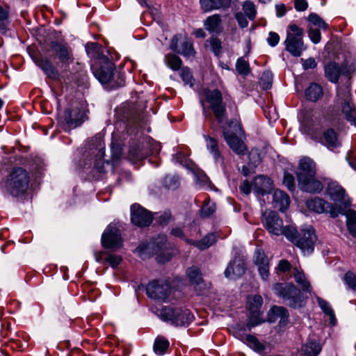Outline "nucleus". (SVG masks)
<instances>
[{
    "label": "nucleus",
    "instance_id": "58836bf2",
    "mask_svg": "<svg viewBox=\"0 0 356 356\" xmlns=\"http://www.w3.org/2000/svg\"><path fill=\"white\" fill-rule=\"evenodd\" d=\"M216 241V237L214 234H209L202 239L197 241H192L191 244L197 247L200 250H203L209 248Z\"/></svg>",
    "mask_w": 356,
    "mask_h": 356
},
{
    "label": "nucleus",
    "instance_id": "79ce46f5",
    "mask_svg": "<svg viewBox=\"0 0 356 356\" xmlns=\"http://www.w3.org/2000/svg\"><path fill=\"white\" fill-rule=\"evenodd\" d=\"M242 9L243 14L250 19L254 20L257 15V9L254 3L251 1H245L243 6Z\"/></svg>",
    "mask_w": 356,
    "mask_h": 356
},
{
    "label": "nucleus",
    "instance_id": "ddd939ff",
    "mask_svg": "<svg viewBox=\"0 0 356 356\" xmlns=\"http://www.w3.org/2000/svg\"><path fill=\"white\" fill-rule=\"evenodd\" d=\"M307 207L311 211L317 213H329L331 218H336L339 214H343L341 207L333 206L321 197H314L307 201Z\"/></svg>",
    "mask_w": 356,
    "mask_h": 356
},
{
    "label": "nucleus",
    "instance_id": "09e8293b",
    "mask_svg": "<svg viewBox=\"0 0 356 356\" xmlns=\"http://www.w3.org/2000/svg\"><path fill=\"white\" fill-rule=\"evenodd\" d=\"M254 263L257 266L268 263V258L262 250L256 249L254 254Z\"/></svg>",
    "mask_w": 356,
    "mask_h": 356
},
{
    "label": "nucleus",
    "instance_id": "473e14b6",
    "mask_svg": "<svg viewBox=\"0 0 356 356\" xmlns=\"http://www.w3.org/2000/svg\"><path fill=\"white\" fill-rule=\"evenodd\" d=\"M323 90L322 87L316 83H312L305 90V97L307 100L316 102L323 97Z\"/></svg>",
    "mask_w": 356,
    "mask_h": 356
},
{
    "label": "nucleus",
    "instance_id": "603ef678",
    "mask_svg": "<svg viewBox=\"0 0 356 356\" xmlns=\"http://www.w3.org/2000/svg\"><path fill=\"white\" fill-rule=\"evenodd\" d=\"M272 79L273 75L271 72L266 71L262 74L260 79V83L264 89L267 90L271 86Z\"/></svg>",
    "mask_w": 356,
    "mask_h": 356
},
{
    "label": "nucleus",
    "instance_id": "a18cd8bd",
    "mask_svg": "<svg viewBox=\"0 0 356 356\" xmlns=\"http://www.w3.org/2000/svg\"><path fill=\"white\" fill-rule=\"evenodd\" d=\"M308 21L313 25L324 30L327 29L328 24L316 13H311L308 16Z\"/></svg>",
    "mask_w": 356,
    "mask_h": 356
},
{
    "label": "nucleus",
    "instance_id": "338daca9",
    "mask_svg": "<svg viewBox=\"0 0 356 356\" xmlns=\"http://www.w3.org/2000/svg\"><path fill=\"white\" fill-rule=\"evenodd\" d=\"M305 70L314 69L316 67V63L313 58H309L304 60L302 64Z\"/></svg>",
    "mask_w": 356,
    "mask_h": 356
},
{
    "label": "nucleus",
    "instance_id": "f8f14e48",
    "mask_svg": "<svg viewBox=\"0 0 356 356\" xmlns=\"http://www.w3.org/2000/svg\"><path fill=\"white\" fill-rule=\"evenodd\" d=\"M338 101L341 104V111L346 119L356 127V107L351 102V94L348 86L340 87L337 90Z\"/></svg>",
    "mask_w": 356,
    "mask_h": 356
},
{
    "label": "nucleus",
    "instance_id": "b1692460",
    "mask_svg": "<svg viewBox=\"0 0 356 356\" xmlns=\"http://www.w3.org/2000/svg\"><path fill=\"white\" fill-rule=\"evenodd\" d=\"M149 154L147 143H138L131 146L128 156L130 160L136 162L147 158Z\"/></svg>",
    "mask_w": 356,
    "mask_h": 356
},
{
    "label": "nucleus",
    "instance_id": "a19ab883",
    "mask_svg": "<svg viewBox=\"0 0 356 356\" xmlns=\"http://www.w3.org/2000/svg\"><path fill=\"white\" fill-rule=\"evenodd\" d=\"M346 225L350 234L356 238V212L349 211L346 213Z\"/></svg>",
    "mask_w": 356,
    "mask_h": 356
},
{
    "label": "nucleus",
    "instance_id": "39448f33",
    "mask_svg": "<svg viewBox=\"0 0 356 356\" xmlns=\"http://www.w3.org/2000/svg\"><path fill=\"white\" fill-rule=\"evenodd\" d=\"M287 238L299 248L304 254H309L314 251L317 236L313 227L307 225L303 227L299 233L293 227L291 236L287 237Z\"/></svg>",
    "mask_w": 356,
    "mask_h": 356
},
{
    "label": "nucleus",
    "instance_id": "8fccbe9b",
    "mask_svg": "<svg viewBox=\"0 0 356 356\" xmlns=\"http://www.w3.org/2000/svg\"><path fill=\"white\" fill-rule=\"evenodd\" d=\"M317 302L323 312L327 316H330L332 320H334V313L331 307L329 305V303L321 298H317Z\"/></svg>",
    "mask_w": 356,
    "mask_h": 356
},
{
    "label": "nucleus",
    "instance_id": "1a4fd4ad",
    "mask_svg": "<svg viewBox=\"0 0 356 356\" xmlns=\"http://www.w3.org/2000/svg\"><path fill=\"white\" fill-rule=\"evenodd\" d=\"M203 95L217 122L222 124L227 119L226 104L223 102L222 92L218 89L204 88Z\"/></svg>",
    "mask_w": 356,
    "mask_h": 356
},
{
    "label": "nucleus",
    "instance_id": "a878e982",
    "mask_svg": "<svg viewBox=\"0 0 356 356\" xmlns=\"http://www.w3.org/2000/svg\"><path fill=\"white\" fill-rule=\"evenodd\" d=\"M322 350V345L315 339H309L305 342L298 356H318Z\"/></svg>",
    "mask_w": 356,
    "mask_h": 356
},
{
    "label": "nucleus",
    "instance_id": "423d86ee",
    "mask_svg": "<svg viewBox=\"0 0 356 356\" xmlns=\"http://www.w3.org/2000/svg\"><path fill=\"white\" fill-rule=\"evenodd\" d=\"M159 316L163 321L175 326L186 327L193 321L194 316L188 309L165 306L159 311Z\"/></svg>",
    "mask_w": 356,
    "mask_h": 356
},
{
    "label": "nucleus",
    "instance_id": "de8ad7c7",
    "mask_svg": "<svg viewBox=\"0 0 356 356\" xmlns=\"http://www.w3.org/2000/svg\"><path fill=\"white\" fill-rule=\"evenodd\" d=\"M216 211V205L210 201H204L201 209V216L205 218L212 215Z\"/></svg>",
    "mask_w": 356,
    "mask_h": 356
},
{
    "label": "nucleus",
    "instance_id": "9b49d317",
    "mask_svg": "<svg viewBox=\"0 0 356 356\" xmlns=\"http://www.w3.org/2000/svg\"><path fill=\"white\" fill-rule=\"evenodd\" d=\"M262 224L272 235H284L290 237L293 232V226H283V220L280 216L272 211H266L262 215Z\"/></svg>",
    "mask_w": 356,
    "mask_h": 356
},
{
    "label": "nucleus",
    "instance_id": "f3484780",
    "mask_svg": "<svg viewBox=\"0 0 356 356\" xmlns=\"http://www.w3.org/2000/svg\"><path fill=\"white\" fill-rule=\"evenodd\" d=\"M146 292L151 298L165 301L171 293V287L165 281L154 280L147 285Z\"/></svg>",
    "mask_w": 356,
    "mask_h": 356
},
{
    "label": "nucleus",
    "instance_id": "e2e57ef3",
    "mask_svg": "<svg viewBox=\"0 0 356 356\" xmlns=\"http://www.w3.org/2000/svg\"><path fill=\"white\" fill-rule=\"evenodd\" d=\"M291 268V264L286 259H282L278 264V269L280 271L285 273L289 271Z\"/></svg>",
    "mask_w": 356,
    "mask_h": 356
},
{
    "label": "nucleus",
    "instance_id": "5fc2aeb1",
    "mask_svg": "<svg viewBox=\"0 0 356 356\" xmlns=\"http://www.w3.org/2000/svg\"><path fill=\"white\" fill-rule=\"evenodd\" d=\"M106 261L108 262L112 268H116L120 264L122 261V257L120 255H115L113 254H108L106 259Z\"/></svg>",
    "mask_w": 356,
    "mask_h": 356
},
{
    "label": "nucleus",
    "instance_id": "a211bd4d",
    "mask_svg": "<svg viewBox=\"0 0 356 356\" xmlns=\"http://www.w3.org/2000/svg\"><path fill=\"white\" fill-rule=\"evenodd\" d=\"M131 222L138 227L149 226L153 220L152 213L138 204H134L131 207Z\"/></svg>",
    "mask_w": 356,
    "mask_h": 356
},
{
    "label": "nucleus",
    "instance_id": "37998d69",
    "mask_svg": "<svg viewBox=\"0 0 356 356\" xmlns=\"http://www.w3.org/2000/svg\"><path fill=\"white\" fill-rule=\"evenodd\" d=\"M236 69L238 74L246 76L250 72L248 62L243 57L238 58L236 63Z\"/></svg>",
    "mask_w": 356,
    "mask_h": 356
},
{
    "label": "nucleus",
    "instance_id": "2f4dec72",
    "mask_svg": "<svg viewBox=\"0 0 356 356\" xmlns=\"http://www.w3.org/2000/svg\"><path fill=\"white\" fill-rule=\"evenodd\" d=\"M221 17L218 14H214L209 16L204 22L206 30L211 33H220L222 31Z\"/></svg>",
    "mask_w": 356,
    "mask_h": 356
},
{
    "label": "nucleus",
    "instance_id": "c03bdc74",
    "mask_svg": "<svg viewBox=\"0 0 356 356\" xmlns=\"http://www.w3.org/2000/svg\"><path fill=\"white\" fill-rule=\"evenodd\" d=\"M180 76L185 85H188L191 88L194 86L195 79L188 67H184L181 68Z\"/></svg>",
    "mask_w": 356,
    "mask_h": 356
},
{
    "label": "nucleus",
    "instance_id": "bb28decb",
    "mask_svg": "<svg viewBox=\"0 0 356 356\" xmlns=\"http://www.w3.org/2000/svg\"><path fill=\"white\" fill-rule=\"evenodd\" d=\"M235 337L258 353H261L266 350V346L253 335L243 334L240 333V332H236Z\"/></svg>",
    "mask_w": 356,
    "mask_h": 356
},
{
    "label": "nucleus",
    "instance_id": "9d476101",
    "mask_svg": "<svg viewBox=\"0 0 356 356\" xmlns=\"http://www.w3.org/2000/svg\"><path fill=\"white\" fill-rule=\"evenodd\" d=\"M273 290L277 296L287 302L291 307H301L304 300L300 291L292 283H276Z\"/></svg>",
    "mask_w": 356,
    "mask_h": 356
},
{
    "label": "nucleus",
    "instance_id": "49530a36",
    "mask_svg": "<svg viewBox=\"0 0 356 356\" xmlns=\"http://www.w3.org/2000/svg\"><path fill=\"white\" fill-rule=\"evenodd\" d=\"M343 281L348 289L356 292V273L348 271L343 277Z\"/></svg>",
    "mask_w": 356,
    "mask_h": 356
},
{
    "label": "nucleus",
    "instance_id": "774afa93",
    "mask_svg": "<svg viewBox=\"0 0 356 356\" xmlns=\"http://www.w3.org/2000/svg\"><path fill=\"white\" fill-rule=\"evenodd\" d=\"M172 215L170 211H165L159 216V223L165 225L168 223L171 219Z\"/></svg>",
    "mask_w": 356,
    "mask_h": 356
},
{
    "label": "nucleus",
    "instance_id": "393cba45",
    "mask_svg": "<svg viewBox=\"0 0 356 356\" xmlns=\"http://www.w3.org/2000/svg\"><path fill=\"white\" fill-rule=\"evenodd\" d=\"M114 69V65L111 62H108L100 67L94 69L93 74L99 82L102 83H107L113 76Z\"/></svg>",
    "mask_w": 356,
    "mask_h": 356
},
{
    "label": "nucleus",
    "instance_id": "f257e3e1",
    "mask_svg": "<svg viewBox=\"0 0 356 356\" xmlns=\"http://www.w3.org/2000/svg\"><path fill=\"white\" fill-rule=\"evenodd\" d=\"M314 115L312 110L305 109L299 115L300 129L315 142L319 143L330 149L340 146L337 134L333 129H328L322 133L318 131L320 125L314 122Z\"/></svg>",
    "mask_w": 356,
    "mask_h": 356
},
{
    "label": "nucleus",
    "instance_id": "f704fd0d",
    "mask_svg": "<svg viewBox=\"0 0 356 356\" xmlns=\"http://www.w3.org/2000/svg\"><path fill=\"white\" fill-rule=\"evenodd\" d=\"M293 277L296 282L300 286L303 292L311 293L312 288L302 271H300L297 268H295L293 271Z\"/></svg>",
    "mask_w": 356,
    "mask_h": 356
},
{
    "label": "nucleus",
    "instance_id": "6e6d98bb",
    "mask_svg": "<svg viewBox=\"0 0 356 356\" xmlns=\"http://www.w3.org/2000/svg\"><path fill=\"white\" fill-rule=\"evenodd\" d=\"M283 184L290 191H293L295 188V179L293 176L288 172H285L284 175Z\"/></svg>",
    "mask_w": 356,
    "mask_h": 356
},
{
    "label": "nucleus",
    "instance_id": "13d9d810",
    "mask_svg": "<svg viewBox=\"0 0 356 356\" xmlns=\"http://www.w3.org/2000/svg\"><path fill=\"white\" fill-rule=\"evenodd\" d=\"M258 270L261 279L264 281H266L268 280L269 275V264L268 263L257 266Z\"/></svg>",
    "mask_w": 356,
    "mask_h": 356
},
{
    "label": "nucleus",
    "instance_id": "412c9836",
    "mask_svg": "<svg viewBox=\"0 0 356 356\" xmlns=\"http://www.w3.org/2000/svg\"><path fill=\"white\" fill-rule=\"evenodd\" d=\"M64 121L66 129H74L81 125L85 121V113L78 107L67 108L64 112Z\"/></svg>",
    "mask_w": 356,
    "mask_h": 356
},
{
    "label": "nucleus",
    "instance_id": "dca6fc26",
    "mask_svg": "<svg viewBox=\"0 0 356 356\" xmlns=\"http://www.w3.org/2000/svg\"><path fill=\"white\" fill-rule=\"evenodd\" d=\"M102 244L106 249L117 250L121 248L122 240L119 229L109 225L102 234Z\"/></svg>",
    "mask_w": 356,
    "mask_h": 356
},
{
    "label": "nucleus",
    "instance_id": "4c0bfd02",
    "mask_svg": "<svg viewBox=\"0 0 356 356\" xmlns=\"http://www.w3.org/2000/svg\"><path fill=\"white\" fill-rule=\"evenodd\" d=\"M204 138L206 140L207 149L213 155L215 161H217L220 158V153L218 149V141L214 138L207 135L204 136Z\"/></svg>",
    "mask_w": 356,
    "mask_h": 356
},
{
    "label": "nucleus",
    "instance_id": "4d7b16f0",
    "mask_svg": "<svg viewBox=\"0 0 356 356\" xmlns=\"http://www.w3.org/2000/svg\"><path fill=\"white\" fill-rule=\"evenodd\" d=\"M164 184L168 188H176L178 186V178L176 177L167 176L164 179Z\"/></svg>",
    "mask_w": 356,
    "mask_h": 356
},
{
    "label": "nucleus",
    "instance_id": "7ed1b4c3",
    "mask_svg": "<svg viewBox=\"0 0 356 356\" xmlns=\"http://www.w3.org/2000/svg\"><path fill=\"white\" fill-rule=\"evenodd\" d=\"M222 135L229 148L238 155H244L248 147L244 143L245 132L241 124L236 119L231 120L228 122V127L222 126Z\"/></svg>",
    "mask_w": 356,
    "mask_h": 356
},
{
    "label": "nucleus",
    "instance_id": "2eb2a0df",
    "mask_svg": "<svg viewBox=\"0 0 356 356\" xmlns=\"http://www.w3.org/2000/svg\"><path fill=\"white\" fill-rule=\"evenodd\" d=\"M262 304L263 299L259 295H255L248 298L247 308L249 311V316L246 327L249 330H251L252 327L264 322L260 316V309Z\"/></svg>",
    "mask_w": 356,
    "mask_h": 356
},
{
    "label": "nucleus",
    "instance_id": "0eeeda50",
    "mask_svg": "<svg viewBox=\"0 0 356 356\" xmlns=\"http://www.w3.org/2000/svg\"><path fill=\"white\" fill-rule=\"evenodd\" d=\"M304 29L296 24H290L287 27L286 38L284 41L285 49L295 57H299L306 49L303 42Z\"/></svg>",
    "mask_w": 356,
    "mask_h": 356
},
{
    "label": "nucleus",
    "instance_id": "c9c22d12",
    "mask_svg": "<svg viewBox=\"0 0 356 356\" xmlns=\"http://www.w3.org/2000/svg\"><path fill=\"white\" fill-rule=\"evenodd\" d=\"M170 346L169 341L163 336H158L154 343V351L157 355H163Z\"/></svg>",
    "mask_w": 356,
    "mask_h": 356
},
{
    "label": "nucleus",
    "instance_id": "f03ea898",
    "mask_svg": "<svg viewBox=\"0 0 356 356\" xmlns=\"http://www.w3.org/2000/svg\"><path fill=\"white\" fill-rule=\"evenodd\" d=\"M316 165L309 157L302 158L298 163L297 179L298 187L303 191L314 193L321 192L323 186L316 178Z\"/></svg>",
    "mask_w": 356,
    "mask_h": 356
},
{
    "label": "nucleus",
    "instance_id": "ea45409f",
    "mask_svg": "<svg viewBox=\"0 0 356 356\" xmlns=\"http://www.w3.org/2000/svg\"><path fill=\"white\" fill-rule=\"evenodd\" d=\"M164 61L166 65L174 71L179 70L182 65L181 58L174 54H168L165 55Z\"/></svg>",
    "mask_w": 356,
    "mask_h": 356
},
{
    "label": "nucleus",
    "instance_id": "69168bd1",
    "mask_svg": "<svg viewBox=\"0 0 356 356\" xmlns=\"http://www.w3.org/2000/svg\"><path fill=\"white\" fill-rule=\"evenodd\" d=\"M252 188V185H251L248 180H244L239 186L241 191L245 195H249L250 193Z\"/></svg>",
    "mask_w": 356,
    "mask_h": 356
},
{
    "label": "nucleus",
    "instance_id": "20e7f679",
    "mask_svg": "<svg viewBox=\"0 0 356 356\" xmlns=\"http://www.w3.org/2000/svg\"><path fill=\"white\" fill-rule=\"evenodd\" d=\"M167 238L161 234L149 243H140L136 249V252L142 259H145L153 254L157 255V261L164 263L169 261L172 254L166 250Z\"/></svg>",
    "mask_w": 356,
    "mask_h": 356
},
{
    "label": "nucleus",
    "instance_id": "0e129e2a",
    "mask_svg": "<svg viewBox=\"0 0 356 356\" xmlns=\"http://www.w3.org/2000/svg\"><path fill=\"white\" fill-rule=\"evenodd\" d=\"M294 6L298 11H304L307 8L308 3L306 0H296Z\"/></svg>",
    "mask_w": 356,
    "mask_h": 356
},
{
    "label": "nucleus",
    "instance_id": "bf43d9fd",
    "mask_svg": "<svg viewBox=\"0 0 356 356\" xmlns=\"http://www.w3.org/2000/svg\"><path fill=\"white\" fill-rule=\"evenodd\" d=\"M235 18L237 20L238 25L241 28L244 29L248 26V22L246 16L241 12H238L235 14Z\"/></svg>",
    "mask_w": 356,
    "mask_h": 356
},
{
    "label": "nucleus",
    "instance_id": "6ab92c4d",
    "mask_svg": "<svg viewBox=\"0 0 356 356\" xmlns=\"http://www.w3.org/2000/svg\"><path fill=\"white\" fill-rule=\"evenodd\" d=\"M170 49L184 56L190 57L195 54L191 42L186 37H182L181 35H176L172 38Z\"/></svg>",
    "mask_w": 356,
    "mask_h": 356
},
{
    "label": "nucleus",
    "instance_id": "052dcab7",
    "mask_svg": "<svg viewBox=\"0 0 356 356\" xmlns=\"http://www.w3.org/2000/svg\"><path fill=\"white\" fill-rule=\"evenodd\" d=\"M280 41V36L275 32H270L267 38L268 44L271 47L276 46Z\"/></svg>",
    "mask_w": 356,
    "mask_h": 356
},
{
    "label": "nucleus",
    "instance_id": "680f3d73",
    "mask_svg": "<svg viewBox=\"0 0 356 356\" xmlns=\"http://www.w3.org/2000/svg\"><path fill=\"white\" fill-rule=\"evenodd\" d=\"M197 180L202 186H208L210 184L209 177L204 173H200L197 175Z\"/></svg>",
    "mask_w": 356,
    "mask_h": 356
},
{
    "label": "nucleus",
    "instance_id": "5701e85b",
    "mask_svg": "<svg viewBox=\"0 0 356 356\" xmlns=\"http://www.w3.org/2000/svg\"><path fill=\"white\" fill-rule=\"evenodd\" d=\"M33 60L36 65L38 66L49 79L53 80L58 79L59 73L57 69L48 58L35 56L33 58Z\"/></svg>",
    "mask_w": 356,
    "mask_h": 356
},
{
    "label": "nucleus",
    "instance_id": "c85d7f7f",
    "mask_svg": "<svg viewBox=\"0 0 356 356\" xmlns=\"http://www.w3.org/2000/svg\"><path fill=\"white\" fill-rule=\"evenodd\" d=\"M273 182L271 179L264 175H259L254 179L252 188L254 193L259 195H264L272 188Z\"/></svg>",
    "mask_w": 356,
    "mask_h": 356
},
{
    "label": "nucleus",
    "instance_id": "c756f323",
    "mask_svg": "<svg viewBox=\"0 0 356 356\" xmlns=\"http://www.w3.org/2000/svg\"><path fill=\"white\" fill-rule=\"evenodd\" d=\"M289 312L286 309L283 307L274 306L271 308L268 313V321L270 323L275 322L280 319V324L285 325L288 321Z\"/></svg>",
    "mask_w": 356,
    "mask_h": 356
},
{
    "label": "nucleus",
    "instance_id": "6e6552de",
    "mask_svg": "<svg viewBox=\"0 0 356 356\" xmlns=\"http://www.w3.org/2000/svg\"><path fill=\"white\" fill-rule=\"evenodd\" d=\"M29 173L22 168H15L8 176L6 188L13 196H19L26 192L29 183Z\"/></svg>",
    "mask_w": 356,
    "mask_h": 356
},
{
    "label": "nucleus",
    "instance_id": "72a5a7b5",
    "mask_svg": "<svg viewBox=\"0 0 356 356\" xmlns=\"http://www.w3.org/2000/svg\"><path fill=\"white\" fill-rule=\"evenodd\" d=\"M341 74V67L334 62L327 63L325 67V75L332 83H337Z\"/></svg>",
    "mask_w": 356,
    "mask_h": 356
},
{
    "label": "nucleus",
    "instance_id": "e433bc0d",
    "mask_svg": "<svg viewBox=\"0 0 356 356\" xmlns=\"http://www.w3.org/2000/svg\"><path fill=\"white\" fill-rule=\"evenodd\" d=\"M202 9L204 12H209L222 7L227 6L225 0H200Z\"/></svg>",
    "mask_w": 356,
    "mask_h": 356
},
{
    "label": "nucleus",
    "instance_id": "864d4df0",
    "mask_svg": "<svg viewBox=\"0 0 356 356\" xmlns=\"http://www.w3.org/2000/svg\"><path fill=\"white\" fill-rule=\"evenodd\" d=\"M209 44L211 51L216 56H219L221 54L222 44L219 39L216 38H211L209 40Z\"/></svg>",
    "mask_w": 356,
    "mask_h": 356
},
{
    "label": "nucleus",
    "instance_id": "3c124183",
    "mask_svg": "<svg viewBox=\"0 0 356 356\" xmlns=\"http://www.w3.org/2000/svg\"><path fill=\"white\" fill-rule=\"evenodd\" d=\"M308 35L314 44H318L321 40V31L318 29L313 28L312 26H308Z\"/></svg>",
    "mask_w": 356,
    "mask_h": 356
},
{
    "label": "nucleus",
    "instance_id": "4be33fe9",
    "mask_svg": "<svg viewBox=\"0 0 356 356\" xmlns=\"http://www.w3.org/2000/svg\"><path fill=\"white\" fill-rule=\"evenodd\" d=\"M245 272V262L239 257L232 259L225 270V275L229 279H236Z\"/></svg>",
    "mask_w": 356,
    "mask_h": 356
},
{
    "label": "nucleus",
    "instance_id": "7c9ffc66",
    "mask_svg": "<svg viewBox=\"0 0 356 356\" xmlns=\"http://www.w3.org/2000/svg\"><path fill=\"white\" fill-rule=\"evenodd\" d=\"M187 276L195 290L200 291L204 286V284L200 269L195 266L188 268Z\"/></svg>",
    "mask_w": 356,
    "mask_h": 356
},
{
    "label": "nucleus",
    "instance_id": "aec40b11",
    "mask_svg": "<svg viewBox=\"0 0 356 356\" xmlns=\"http://www.w3.org/2000/svg\"><path fill=\"white\" fill-rule=\"evenodd\" d=\"M53 56L58 58V61L64 65H67L73 62V54L70 47L65 43L52 42L50 44Z\"/></svg>",
    "mask_w": 356,
    "mask_h": 356
},
{
    "label": "nucleus",
    "instance_id": "4468645a",
    "mask_svg": "<svg viewBox=\"0 0 356 356\" xmlns=\"http://www.w3.org/2000/svg\"><path fill=\"white\" fill-rule=\"evenodd\" d=\"M326 192L330 200L334 202L332 205L341 207L343 214L346 209L350 204V198L346 190L337 181H331L327 186Z\"/></svg>",
    "mask_w": 356,
    "mask_h": 356
},
{
    "label": "nucleus",
    "instance_id": "cd10ccee",
    "mask_svg": "<svg viewBox=\"0 0 356 356\" xmlns=\"http://www.w3.org/2000/svg\"><path fill=\"white\" fill-rule=\"evenodd\" d=\"M290 197L287 193L280 189H276L273 194V204L275 209L283 212L290 204Z\"/></svg>",
    "mask_w": 356,
    "mask_h": 356
}]
</instances>
